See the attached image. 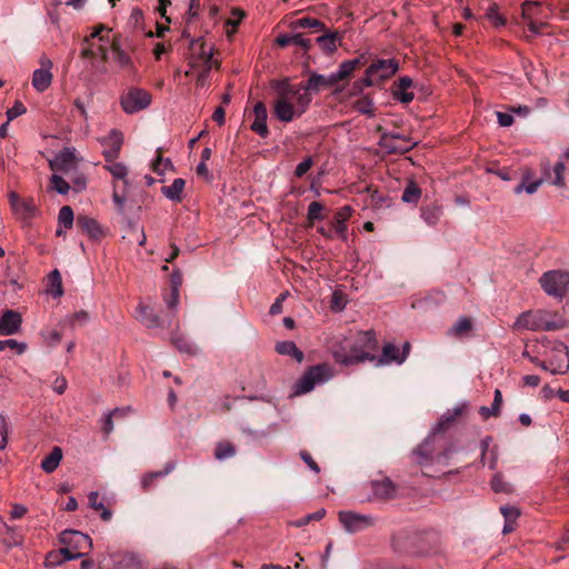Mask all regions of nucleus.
<instances>
[{
	"instance_id": "f257e3e1",
	"label": "nucleus",
	"mask_w": 569,
	"mask_h": 569,
	"mask_svg": "<svg viewBox=\"0 0 569 569\" xmlns=\"http://www.w3.org/2000/svg\"><path fill=\"white\" fill-rule=\"evenodd\" d=\"M272 88L277 90L273 113L279 121L291 122L301 117L311 102L310 93L299 86L290 84L288 80H276Z\"/></svg>"
},
{
	"instance_id": "f03ea898",
	"label": "nucleus",
	"mask_w": 569,
	"mask_h": 569,
	"mask_svg": "<svg viewBox=\"0 0 569 569\" xmlns=\"http://www.w3.org/2000/svg\"><path fill=\"white\" fill-rule=\"evenodd\" d=\"M359 343L362 345V349L358 348V363L366 360L375 361L376 366L389 365L391 362L401 365L403 362V357L400 356V349L391 342L382 347L381 356L378 357L376 355L378 341L372 330L358 332V345Z\"/></svg>"
},
{
	"instance_id": "7ed1b4c3",
	"label": "nucleus",
	"mask_w": 569,
	"mask_h": 569,
	"mask_svg": "<svg viewBox=\"0 0 569 569\" xmlns=\"http://www.w3.org/2000/svg\"><path fill=\"white\" fill-rule=\"evenodd\" d=\"M567 327V321L555 312L535 310L522 312L513 323L516 330L552 331Z\"/></svg>"
},
{
	"instance_id": "20e7f679",
	"label": "nucleus",
	"mask_w": 569,
	"mask_h": 569,
	"mask_svg": "<svg viewBox=\"0 0 569 569\" xmlns=\"http://www.w3.org/2000/svg\"><path fill=\"white\" fill-rule=\"evenodd\" d=\"M441 439L431 433L411 453L413 462L421 468L431 466L433 462H443L448 460L453 447H443Z\"/></svg>"
},
{
	"instance_id": "39448f33",
	"label": "nucleus",
	"mask_w": 569,
	"mask_h": 569,
	"mask_svg": "<svg viewBox=\"0 0 569 569\" xmlns=\"http://www.w3.org/2000/svg\"><path fill=\"white\" fill-rule=\"evenodd\" d=\"M79 161L74 149L64 148L49 161V166L51 170L67 176L73 183L74 189L81 191L86 188L87 179L78 172Z\"/></svg>"
},
{
	"instance_id": "423d86ee",
	"label": "nucleus",
	"mask_w": 569,
	"mask_h": 569,
	"mask_svg": "<svg viewBox=\"0 0 569 569\" xmlns=\"http://www.w3.org/2000/svg\"><path fill=\"white\" fill-rule=\"evenodd\" d=\"M356 70V59L343 62L337 72L329 76L311 73L305 84H298L303 88L308 93H317L325 89L337 87L340 88L341 83Z\"/></svg>"
},
{
	"instance_id": "0eeeda50",
	"label": "nucleus",
	"mask_w": 569,
	"mask_h": 569,
	"mask_svg": "<svg viewBox=\"0 0 569 569\" xmlns=\"http://www.w3.org/2000/svg\"><path fill=\"white\" fill-rule=\"evenodd\" d=\"M106 169L112 176V200L117 208L122 211L127 201L129 188V169L123 162H118L116 159H104Z\"/></svg>"
},
{
	"instance_id": "6e6552de",
	"label": "nucleus",
	"mask_w": 569,
	"mask_h": 569,
	"mask_svg": "<svg viewBox=\"0 0 569 569\" xmlns=\"http://www.w3.org/2000/svg\"><path fill=\"white\" fill-rule=\"evenodd\" d=\"M110 30L103 26L97 28L89 38L86 39V47L82 49L84 58L100 59L101 62L108 60V51L111 49L113 42L109 38Z\"/></svg>"
},
{
	"instance_id": "1a4fd4ad",
	"label": "nucleus",
	"mask_w": 569,
	"mask_h": 569,
	"mask_svg": "<svg viewBox=\"0 0 569 569\" xmlns=\"http://www.w3.org/2000/svg\"><path fill=\"white\" fill-rule=\"evenodd\" d=\"M398 69L399 63L396 59H378L366 69L361 83L366 87L380 84L392 77Z\"/></svg>"
},
{
	"instance_id": "9d476101",
	"label": "nucleus",
	"mask_w": 569,
	"mask_h": 569,
	"mask_svg": "<svg viewBox=\"0 0 569 569\" xmlns=\"http://www.w3.org/2000/svg\"><path fill=\"white\" fill-rule=\"evenodd\" d=\"M333 377L332 368L327 363H320L309 368L296 383V395L311 391L315 387L326 383Z\"/></svg>"
},
{
	"instance_id": "9b49d317",
	"label": "nucleus",
	"mask_w": 569,
	"mask_h": 569,
	"mask_svg": "<svg viewBox=\"0 0 569 569\" xmlns=\"http://www.w3.org/2000/svg\"><path fill=\"white\" fill-rule=\"evenodd\" d=\"M539 283L548 296L561 300L568 292L569 272L563 270L547 271L540 277Z\"/></svg>"
},
{
	"instance_id": "f8f14e48",
	"label": "nucleus",
	"mask_w": 569,
	"mask_h": 569,
	"mask_svg": "<svg viewBox=\"0 0 569 569\" xmlns=\"http://www.w3.org/2000/svg\"><path fill=\"white\" fill-rule=\"evenodd\" d=\"M151 101V94L147 90L137 87L129 88L119 98L121 109L127 114H133L147 109Z\"/></svg>"
},
{
	"instance_id": "ddd939ff",
	"label": "nucleus",
	"mask_w": 569,
	"mask_h": 569,
	"mask_svg": "<svg viewBox=\"0 0 569 569\" xmlns=\"http://www.w3.org/2000/svg\"><path fill=\"white\" fill-rule=\"evenodd\" d=\"M358 196H361L363 209L371 208L373 210H379L388 208L391 204V199L387 194L380 192L377 188H373L372 184L366 183L361 187L359 181Z\"/></svg>"
},
{
	"instance_id": "4468645a",
	"label": "nucleus",
	"mask_w": 569,
	"mask_h": 569,
	"mask_svg": "<svg viewBox=\"0 0 569 569\" xmlns=\"http://www.w3.org/2000/svg\"><path fill=\"white\" fill-rule=\"evenodd\" d=\"M192 58L189 62V69L186 71L187 76H190L198 67L203 64H216L212 58L213 49L208 46L201 39H198L191 44Z\"/></svg>"
},
{
	"instance_id": "2eb2a0df",
	"label": "nucleus",
	"mask_w": 569,
	"mask_h": 569,
	"mask_svg": "<svg viewBox=\"0 0 569 569\" xmlns=\"http://www.w3.org/2000/svg\"><path fill=\"white\" fill-rule=\"evenodd\" d=\"M379 144L389 153H405L407 151H410L416 143L412 142L410 138H407L399 133L383 132L380 134Z\"/></svg>"
},
{
	"instance_id": "dca6fc26",
	"label": "nucleus",
	"mask_w": 569,
	"mask_h": 569,
	"mask_svg": "<svg viewBox=\"0 0 569 569\" xmlns=\"http://www.w3.org/2000/svg\"><path fill=\"white\" fill-rule=\"evenodd\" d=\"M9 202L14 216L19 220L28 221L38 214V208L31 198L22 199L18 193L10 192Z\"/></svg>"
},
{
	"instance_id": "f3484780",
	"label": "nucleus",
	"mask_w": 569,
	"mask_h": 569,
	"mask_svg": "<svg viewBox=\"0 0 569 569\" xmlns=\"http://www.w3.org/2000/svg\"><path fill=\"white\" fill-rule=\"evenodd\" d=\"M41 67L36 69L32 73V87L38 92L46 91L52 83L53 74H52V61L47 57H41L40 59Z\"/></svg>"
},
{
	"instance_id": "a211bd4d",
	"label": "nucleus",
	"mask_w": 569,
	"mask_h": 569,
	"mask_svg": "<svg viewBox=\"0 0 569 569\" xmlns=\"http://www.w3.org/2000/svg\"><path fill=\"white\" fill-rule=\"evenodd\" d=\"M100 143L103 147L104 159H117L123 144V133L112 129L107 136L100 138Z\"/></svg>"
},
{
	"instance_id": "6ab92c4d",
	"label": "nucleus",
	"mask_w": 569,
	"mask_h": 569,
	"mask_svg": "<svg viewBox=\"0 0 569 569\" xmlns=\"http://www.w3.org/2000/svg\"><path fill=\"white\" fill-rule=\"evenodd\" d=\"M466 409H467L466 405H460V406L445 412L440 417L436 427L432 429L431 435L435 436L436 438H440L442 440L441 435L455 425L456 420L460 416H462V413L466 411Z\"/></svg>"
},
{
	"instance_id": "aec40b11",
	"label": "nucleus",
	"mask_w": 569,
	"mask_h": 569,
	"mask_svg": "<svg viewBox=\"0 0 569 569\" xmlns=\"http://www.w3.org/2000/svg\"><path fill=\"white\" fill-rule=\"evenodd\" d=\"M60 541L64 546L71 547L74 551H82L83 549H90L92 547L91 538L76 530L63 531Z\"/></svg>"
},
{
	"instance_id": "412c9836",
	"label": "nucleus",
	"mask_w": 569,
	"mask_h": 569,
	"mask_svg": "<svg viewBox=\"0 0 569 569\" xmlns=\"http://www.w3.org/2000/svg\"><path fill=\"white\" fill-rule=\"evenodd\" d=\"M22 323L21 315L14 310H7L0 317V335L11 336L19 332Z\"/></svg>"
},
{
	"instance_id": "4be33fe9",
	"label": "nucleus",
	"mask_w": 569,
	"mask_h": 569,
	"mask_svg": "<svg viewBox=\"0 0 569 569\" xmlns=\"http://www.w3.org/2000/svg\"><path fill=\"white\" fill-rule=\"evenodd\" d=\"M413 540L415 537L408 532H398L392 536L391 547L392 550L399 555L410 556L415 555L416 551L413 549Z\"/></svg>"
},
{
	"instance_id": "5701e85b",
	"label": "nucleus",
	"mask_w": 569,
	"mask_h": 569,
	"mask_svg": "<svg viewBox=\"0 0 569 569\" xmlns=\"http://www.w3.org/2000/svg\"><path fill=\"white\" fill-rule=\"evenodd\" d=\"M254 121L251 124V130L261 137H267L269 133L267 126L268 112L262 102H257L253 107Z\"/></svg>"
},
{
	"instance_id": "b1692460",
	"label": "nucleus",
	"mask_w": 569,
	"mask_h": 569,
	"mask_svg": "<svg viewBox=\"0 0 569 569\" xmlns=\"http://www.w3.org/2000/svg\"><path fill=\"white\" fill-rule=\"evenodd\" d=\"M412 87V79L410 77H401L397 84L392 88L395 99L402 103H409L413 100V92L409 91Z\"/></svg>"
},
{
	"instance_id": "393cba45",
	"label": "nucleus",
	"mask_w": 569,
	"mask_h": 569,
	"mask_svg": "<svg viewBox=\"0 0 569 569\" xmlns=\"http://www.w3.org/2000/svg\"><path fill=\"white\" fill-rule=\"evenodd\" d=\"M442 213V206L437 201L423 204L420 208V217L430 227H435L440 221Z\"/></svg>"
},
{
	"instance_id": "a878e982",
	"label": "nucleus",
	"mask_w": 569,
	"mask_h": 569,
	"mask_svg": "<svg viewBox=\"0 0 569 569\" xmlns=\"http://www.w3.org/2000/svg\"><path fill=\"white\" fill-rule=\"evenodd\" d=\"M371 487L375 496L380 499H391L396 495V486L389 478H385L381 481H373Z\"/></svg>"
},
{
	"instance_id": "bb28decb",
	"label": "nucleus",
	"mask_w": 569,
	"mask_h": 569,
	"mask_svg": "<svg viewBox=\"0 0 569 569\" xmlns=\"http://www.w3.org/2000/svg\"><path fill=\"white\" fill-rule=\"evenodd\" d=\"M531 178L532 171L530 169H526L522 174L521 182L515 188V193H521L523 190L529 194L535 193L538 190L539 186L542 183V179L530 181Z\"/></svg>"
},
{
	"instance_id": "cd10ccee",
	"label": "nucleus",
	"mask_w": 569,
	"mask_h": 569,
	"mask_svg": "<svg viewBox=\"0 0 569 569\" xmlns=\"http://www.w3.org/2000/svg\"><path fill=\"white\" fill-rule=\"evenodd\" d=\"M184 186L186 181L182 178H177L170 186L162 187L161 191L167 199L179 202L182 199Z\"/></svg>"
},
{
	"instance_id": "c85d7f7f",
	"label": "nucleus",
	"mask_w": 569,
	"mask_h": 569,
	"mask_svg": "<svg viewBox=\"0 0 569 569\" xmlns=\"http://www.w3.org/2000/svg\"><path fill=\"white\" fill-rule=\"evenodd\" d=\"M138 319L148 328H159L162 327L157 315L153 310L144 305H140L138 307Z\"/></svg>"
},
{
	"instance_id": "c756f323",
	"label": "nucleus",
	"mask_w": 569,
	"mask_h": 569,
	"mask_svg": "<svg viewBox=\"0 0 569 569\" xmlns=\"http://www.w3.org/2000/svg\"><path fill=\"white\" fill-rule=\"evenodd\" d=\"M77 226L92 238H98L101 234L98 222L89 216H78Z\"/></svg>"
},
{
	"instance_id": "7c9ffc66",
	"label": "nucleus",
	"mask_w": 569,
	"mask_h": 569,
	"mask_svg": "<svg viewBox=\"0 0 569 569\" xmlns=\"http://www.w3.org/2000/svg\"><path fill=\"white\" fill-rule=\"evenodd\" d=\"M276 351L283 356H290L299 363L303 361V352L292 341H281L276 345Z\"/></svg>"
},
{
	"instance_id": "2f4dec72",
	"label": "nucleus",
	"mask_w": 569,
	"mask_h": 569,
	"mask_svg": "<svg viewBox=\"0 0 569 569\" xmlns=\"http://www.w3.org/2000/svg\"><path fill=\"white\" fill-rule=\"evenodd\" d=\"M421 188L413 180H409L403 189L401 200L406 203L417 204L421 198Z\"/></svg>"
},
{
	"instance_id": "473e14b6",
	"label": "nucleus",
	"mask_w": 569,
	"mask_h": 569,
	"mask_svg": "<svg viewBox=\"0 0 569 569\" xmlns=\"http://www.w3.org/2000/svg\"><path fill=\"white\" fill-rule=\"evenodd\" d=\"M62 460V450L59 447H54L51 452L42 460L41 468L47 473L53 472Z\"/></svg>"
},
{
	"instance_id": "72a5a7b5",
	"label": "nucleus",
	"mask_w": 569,
	"mask_h": 569,
	"mask_svg": "<svg viewBox=\"0 0 569 569\" xmlns=\"http://www.w3.org/2000/svg\"><path fill=\"white\" fill-rule=\"evenodd\" d=\"M502 403V393L499 389L495 390L493 402L489 407H481L479 409L480 416L487 420L490 417H498L500 415V408Z\"/></svg>"
},
{
	"instance_id": "f704fd0d",
	"label": "nucleus",
	"mask_w": 569,
	"mask_h": 569,
	"mask_svg": "<svg viewBox=\"0 0 569 569\" xmlns=\"http://www.w3.org/2000/svg\"><path fill=\"white\" fill-rule=\"evenodd\" d=\"M277 44H279L280 47H287L289 44H296V46H299L306 50L309 49L310 47V40L305 38L302 34H293V36H289V34H282V36H279L276 40Z\"/></svg>"
},
{
	"instance_id": "c9c22d12",
	"label": "nucleus",
	"mask_w": 569,
	"mask_h": 569,
	"mask_svg": "<svg viewBox=\"0 0 569 569\" xmlns=\"http://www.w3.org/2000/svg\"><path fill=\"white\" fill-rule=\"evenodd\" d=\"M174 469V463H168L164 468V470L162 471H153V472H149V473H146L142 478H141V487L144 491L149 490L153 482L159 479V478H162V477H166L167 475H169L172 470Z\"/></svg>"
},
{
	"instance_id": "e433bc0d",
	"label": "nucleus",
	"mask_w": 569,
	"mask_h": 569,
	"mask_svg": "<svg viewBox=\"0 0 569 569\" xmlns=\"http://www.w3.org/2000/svg\"><path fill=\"white\" fill-rule=\"evenodd\" d=\"M112 60L122 70H129L132 67L130 57L122 51L116 43L111 46Z\"/></svg>"
},
{
	"instance_id": "4c0bfd02",
	"label": "nucleus",
	"mask_w": 569,
	"mask_h": 569,
	"mask_svg": "<svg viewBox=\"0 0 569 569\" xmlns=\"http://www.w3.org/2000/svg\"><path fill=\"white\" fill-rule=\"evenodd\" d=\"M73 220H74V216H73V211H72L71 207L63 206L60 209L59 214H58L59 227H64L66 229H70L73 224ZM57 234L58 236L62 234L61 228L57 229Z\"/></svg>"
},
{
	"instance_id": "58836bf2",
	"label": "nucleus",
	"mask_w": 569,
	"mask_h": 569,
	"mask_svg": "<svg viewBox=\"0 0 569 569\" xmlns=\"http://www.w3.org/2000/svg\"><path fill=\"white\" fill-rule=\"evenodd\" d=\"M236 455V448L228 441H220L216 445L214 458L217 460H226Z\"/></svg>"
},
{
	"instance_id": "ea45409f",
	"label": "nucleus",
	"mask_w": 569,
	"mask_h": 569,
	"mask_svg": "<svg viewBox=\"0 0 569 569\" xmlns=\"http://www.w3.org/2000/svg\"><path fill=\"white\" fill-rule=\"evenodd\" d=\"M89 503L90 506L100 511V516L104 521H108L111 519L112 512L107 509L103 505V502L100 500V496L97 491H93L89 495Z\"/></svg>"
},
{
	"instance_id": "a19ab883",
	"label": "nucleus",
	"mask_w": 569,
	"mask_h": 569,
	"mask_svg": "<svg viewBox=\"0 0 569 569\" xmlns=\"http://www.w3.org/2000/svg\"><path fill=\"white\" fill-rule=\"evenodd\" d=\"M472 330V322L467 317H461L449 330L450 335L462 337Z\"/></svg>"
},
{
	"instance_id": "79ce46f5",
	"label": "nucleus",
	"mask_w": 569,
	"mask_h": 569,
	"mask_svg": "<svg viewBox=\"0 0 569 569\" xmlns=\"http://www.w3.org/2000/svg\"><path fill=\"white\" fill-rule=\"evenodd\" d=\"M348 303V298L341 289H336L330 299V309L335 312L342 311Z\"/></svg>"
},
{
	"instance_id": "37998d69",
	"label": "nucleus",
	"mask_w": 569,
	"mask_h": 569,
	"mask_svg": "<svg viewBox=\"0 0 569 569\" xmlns=\"http://www.w3.org/2000/svg\"><path fill=\"white\" fill-rule=\"evenodd\" d=\"M152 170L158 174H163L173 169V164L169 158L163 159L160 149L157 150V158L151 163Z\"/></svg>"
},
{
	"instance_id": "c03bdc74",
	"label": "nucleus",
	"mask_w": 569,
	"mask_h": 569,
	"mask_svg": "<svg viewBox=\"0 0 569 569\" xmlns=\"http://www.w3.org/2000/svg\"><path fill=\"white\" fill-rule=\"evenodd\" d=\"M327 511L323 508L318 509L315 512L308 513L303 516L302 518L295 520L291 522V526L293 527H303L307 526L311 521H320L325 518Z\"/></svg>"
},
{
	"instance_id": "a18cd8bd",
	"label": "nucleus",
	"mask_w": 569,
	"mask_h": 569,
	"mask_svg": "<svg viewBox=\"0 0 569 569\" xmlns=\"http://www.w3.org/2000/svg\"><path fill=\"white\" fill-rule=\"evenodd\" d=\"M50 188L60 194H67L70 190V184L60 174H52L50 179Z\"/></svg>"
},
{
	"instance_id": "49530a36",
	"label": "nucleus",
	"mask_w": 569,
	"mask_h": 569,
	"mask_svg": "<svg viewBox=\"0 0 569 569\" xmlns=\"http://www.w3.org/2000/svg\"><path fill=\"white\" fill-rule=\"evenodd\" d=\"M338 516L342 527L352 533L356 530V515L352 511H340Z\"/></svg>"
},
{
	"instance_id": "de8ad7c7",
	"label": "nucleus",
	"mask_w": 569,
	"mask_h": 569,
	"mask_svg": "<svg viewBox=\"0 0 569 569\" xmlns=\"http://www.w3.org/2000/svg\"><path fill=\"white\" fill-rule=\"evenodd\" d=\"M486 17L495 27H502L506 24V19L498 12V6L496 3H492L488 8Z\"/></svg>"
},
{
	"instance_id": "09e8293b",
	"label": "nucleus",
	"mask_w": 569,
	"mask_h": 569,
	"mask_svg": "<svg viewBox=\"0 0 569 569\" xmlns=\"http://www.w3.org/2000/svg\"><path fill=\"white\" fill-rule=\"evenodd\" d=\"M293 28H313L317 30H321L323 28V23L313 18H301L292 22Z\"/></svg>"
},
{
	"instance_id": "8fccbe9b",
	"label": "nucleus",
	"mask_w": 569,
	"mask_h": 569,
	"mask_svg": "<svg viewBox=\"0 0 569 569\" xmlns=\"http://www.w3.org/2000/svg\"><path fill=\"white\" fill-rule=\"evenodd\" d=\"M244 17L243 11L239 9H233L231 11V17L227 20V27H231V30H228V37H231L233 32L236 31V28L241 22L242 18Z\"/></svg>"
},
{
	"instance_id": "3c124183",
	"label": "nucleus",
	"mask_w": 569,
	"mask_h": 569,
	"mask_svg": "<svg viewBox=\"0 0 569 569\" xmlns=\"http://www.w3.org/2000/svg\"><path fill=\"white\" fill-rule=\"evenodd\" d=\"M214 64H203L201 67H198L191 74L197 73V86L198 87H204L207 79L209 77V73Z\"/></svg>"
},
{
	"instance_id": "603ef678",
	"label": "nucleus",
	"mask_w": 569,
	"mask_h": 569,
	"mask_svg": "<svg viewBox=\"0 0 569 569\" xmlns=\"http://www.w3.org/2000/svg\"><path fill=\"white\" fill-rule=\"evenodd\" d=\"M323 206L318 202L313 201L308 207V219L310 222H313L316 220H321L323 218Z\"/></svg>"
},
{
	"instance_id": "864d4df0",
	"label": "nucleus",
	"mask_w": 569,
	"mask_h": 569,
	"mask_svg": "<svg viewBox=\"0 0 569 569\" xmlns=\"http://www.w3.org/2000/svg\"><path fill=\"white\" fill-rule=\"evenodd\" d=\"M50 281L52 284L51 295L54 298L61 297L63 291H62V286H61V277H60V273L58 270L51 271Z\"/></svg>"
},
{
	"instance_id": "5fc2aeb1",
	"label": "nucleus",
	"mask_w": 569,
	"mask_h": 569,
	"mask_svg": "<svg viewBox=\"0 0 569 569\" xmlns=\"http://www.w3.org/2000/svg\"><path fill=\"white\" fill-rule=\"evenodd\" d=\"M61 563H63V559L60 550L50 551L44 560V566L47 568H54L60 566Z\"/></svg>"
},
{
	"instance_id": "6e6d98bb",
	"label": "nucleus",
	"mask_w": 569,
	"mask_h": 569,
	"mask_svg": "<svg viewBox=\"0 0 569 569\" xmlns=\"http://www.w3.org/2000/svg\"><path fill=\"white\" fill-rule=\"evenodd\" d=\"M565 163L563 161H558L555 167H553V172H555V179L552 181V183L557 187H565V177H563V172H565Z\"/></svg>"
},
{
	"instance_id": "4d7b16f0",
	"label": "nucleus",
	"mask_w": 569,
	"mask_h": 569,
	"mask_svg": "<svg viewBox=\"0 0 569 569\" xmlns=\"http://www.w3.org/2000/svg\"><path fill=\"white\" fill-rule=\"evenodd\" d=\"M7 347L16 349L19 355L23 353L27 349L24 342H19L14 339L0 340V351L4 350Z\"/></svg>"
},
{
	"instance_id": "13d9d810",
	"label": "nucleus",
	"mask_w": 569,
	"mask_h": 569,
	"mask_svg": "<svg viewBox=\"0 0 569 569\" xmlns=\"http://www.w3.org/2000/svg\"><path fill=\"white\" fill-rule=\"evenodd\" d=\"M491 488L495 492H510V485L502 480L500 473H496L491 480Z\"/></svg>"
},
{
	"instance_id": "bf43d9fd",
	"label": "nucleus",
	"mask_w": 569,
	"mask_h": 569,
	"mask_svg": "<svg viewBox=\"0 0 569 569\" xmlns=\"http://www.w3.org/2000/svg\"><path fill=\"white\" fill-rule=\"evenodd\" d=\"M317 42L321 47V49L326 52H331L336 49V38L335 36H321L317 39Z\"/></svg>"
},
{
	"instance_id": "052dcab7",
	"label": "nucleus",
	"mask_w": 569,
	"mask_h": 569,
	"mask_svg": "<svg viewBox=\"0 0 569 569\" xmlns=\"http://www.w3.org/2000/svg\"><path fill=\"white\" fill-rule=\"evenodd\" d=\"M26 111H27V109L23 106V103L20 101H16L14 104L7 110L6 114H7L8 122L12 121L13 119H16L19 116H22L23 113H26Z\"/></svg>"
},
{
	"instance_id": "680f3d73",
	"label": "nucleus",
	"mask_w": 569,
	"mask_h": 569,
	"mask_svg": "<svg viewBox=\"0 0 569 569\" xmlns=\"http://www.w3.org/2000/svg\"><path fill=\"white\" fill-rule=\"evenodd\" d=\"M500 512L503 515L505 520L517 521L520 516V510L515 506H501Z\"/></svg>"
},
{
	"instance_id": "e2e57ef3",
	"label": "nucleus",
	"mask_w": 569,
	"mask_h": 569,
	"mask_svg": "<svg viewBox=\"0 0 569 569\" xmlns=\"http://www.w3.org/2000/svg\"><path fill=\"white\" fill-rule=\"evenodd\" d=\"M538 2L532 1H525L522 3V17L526 20H532V16L535 14V11L539 8Z\"/></svg>"
},
{
	"instance_id": "0e129e2a",
	"label": "nucleus",
	"mask_w": 569,
	"mask_h": 569,
	"mask_svg": "<svg viewBox=\"0 0 569 569\" xmlns=\"http://www.w3.org/2000/svg\"><path fill=\"white\" fill-rule=\"evenodd\" d=\"M59 550H60V552L62 555L63 562L68 561V560H73V559L81 558V557H83L86 555L83 551H74L69 546H66L64 548H61Z\"/></svg>"
},
{
	"instance_id": "69168bd1",
	"label": "nucleus",
	"mask_w": 569,
	"mask_h": 569,
	"mask_svg": "<svg viewBox=\"0 0 569 569\" xmlns=\"http://www.w3.org/2000/svg\"><path fill=\"white\" fill-rule=\"evenodd\" d=\"M0 435H1V441H0V451L3 450L8 445V437H9V426L4 419V417H0Z\"/></svg>"
},
{
	"instance_id": "338daca9",
	"label": "nucleus",
	"mask_w": 569,
	"mask_h": 569,
	"mask_svg": "<svg viewBox=\"0 0 569 569\" xmlns=\"http://www.w3.org/2000/svg\"><path fill=\"white\" fill-rule=\"evenodd\" d=\"M358 112L368 116H373L375 108L372 106V102L367 98L358 99Z\"/></svg>"
},
{
	"instance_id": "774afa93",
	"label": "nucleus",
	"mask_w": 569,
	"mask_h": 569,
	"mask_svg": "<svg viewBox=\"0 0 569 569\" xmlns=\"http://www.w3.org/2000/svg\"><path fill=\"white\" fill-rule=\"evenodd\" d=\"M312 167V158L311 157H308L306 158L303 161H301L297 168H296V171H295V174L298 177V178H301L302 176H305L308 170Z\"/></svg>"
}]
</instances>
